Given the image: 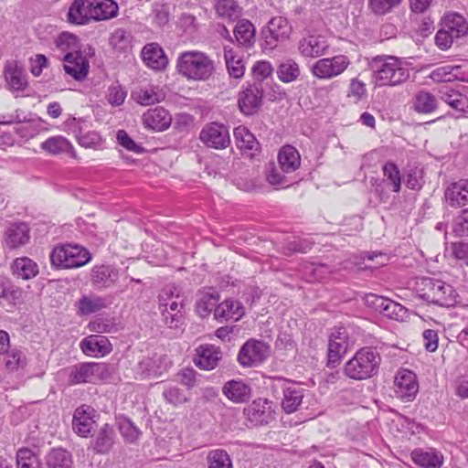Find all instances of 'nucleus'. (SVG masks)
Wrapping results in <instances>:
<instances>
[{
  "label": "nucleus",
  "mask_w": 468,
  "mask_h": 468,
  "mask_svg": "<svg viewBox=\"0 0 468 468\" xmlns=\"http://www.w3.org/2000/svg\"><path fill=\"white\" fill-rule=\"evenodd\" d=\"M242 304L233 299H227L215 308V318L239 320L244 315Z\"/></svg>",
  "instance_id": "nucleus-28"
},
{
  "label": "nucleus",
  "mask_w": 468,
  "mask_h": 468,
  "mask_svg": "<svg viewBox=\"0 0 468 468\" xmlns=\"http://www.w3.org/2000/svg\"><path fill=\"white\" fill-rule=\"evenodd\" d=\"M64 70L74 80L81 81L86 79L90 70V62L80 51L66 54L63 58Z\"/></svg>",
  "instance_id": "nucleus-17"
},
{
  "label": "nucleus",
  "mask_w": 468,
  "mask_h": 468,
  "mask_svg": "<svg viewBox=\"0 0 468 468\" xmlns=\"http://www.w3.org/2000/svg\"><path fill=\"white\" fill-rule=\"evenodd\" d=\"M159 309L165 323L170 328H176L182 317L183 298L174 286L164 288L158 296Z\"/></svg>",
  "instance_id": "nucleus-6"
},
{
  "label": "nucleus",
  "mask_w": 468,
  "mask_h": 468,
  "mask_svg": "<svg viewBox=\"0 0 468 468\" xmlns=\"http://www.w3.org/2000/svg\"><path fill=\"white\" fill-rule=\"evenodd\" d=\"M278 163L282 173L290 174L301 165V155L292 145L282 146L278 154Z\"/></svg>",
  "instance_id": "nucleus-25"
},
{
  "label": "nucleus",
  "mask_w": 468,
  "mask_h": 468,
  "mask_svg": "<svg viewBox=\"0 0 468 468\" xmlns=\"http://www.w3.org/2000/svg\"><path fill=\"white\" fill-rule=\"evenodd\" d=\"M94 22L106 21L118 16L119 5L114 0H93Z\"/></svg>",
  "instance_id": "nucleus-34"
},
{
  "label": "nucleus",
  "mask_w": 468,
  "mask_h": 468,
  "mask_svg": "<svg viewBox=\"0 0 468 468\" xmlns=\"http://www.w3.org/2000/svg\"><path fill=\"white\" fill-rule=\"evenodd\" d=\"M199 138L206 145L216 149H225L230 144L229 130L225 125L218 122L206 125Z\"/></svg>",
  "instance_id": "nucleus-11"
},
{
  "label": "nucleus",
  "mask_w": 468,
  "mask_h": 468,
  "mask_svg": "<svg viewBox=\"0 0 468 468\" xmlns=\"http://www.w3.org/2000/svg\"><path fill=\"white\" fill-rule=\"evenodd\" d=\"M224 58L229 75L235 79H239L244 75L245 66L241 56L232 48H224Z\"/></svg>",
  "instance_id": "nucleus-36"
},
{
  "label": "nucleus",
  "mask_w": 468,
  "mask_h": 468,
  "mask_svg": "<svg viewBox=\"0 0 468 468\" xmlns=\"http://www.w3.org/2000/svg\"><path fill=\"white\" fill-rule=\"evenodd\" d=\"M92 410L90 406L82 405L74 411L72 420L73 430L81 437H87L92 430L94 423L91 419Z\"/></svg>",
  "instance_id": "nucleus-23"
},
{
  "label": "nucleus",
  "mask_w": 468,
  "mask_h": 468,
  "mask_svg": "<svg viewBox=\"0 0 468 468\" xmlns=\"http://www.w3.org/2000/svg\"><path fill=\"white\" fill-rule=\"evenodd\" d=\"M441 26L455 38H460L468 34V23L465 18L457 13H449L441 20Z\"/></svg>",
  "instance_id": "nucleus-29"
},
{
  "label": "nucleus",
  "mask_w": 468,
  "mask_h": 468,
  "mask_svg": "<svg viewBox=\"0 0 468 468\" xmlns=\"http://www.w3.org/2000/svg\"><path fill=\"white\" fill-rule=\"evenodd\" d=\"M221 359L220 348L213 345H200L196 348L195 365L203 370L214 369Z\"/></svg>",
  "instance_id": "nucleus-18"
},
{
  "label": "nucleus",
  "mask_w": 468,
  "mask_h": 468,
  "mask_svg": "<svg viewBox=\"0 0 468 468\" xmlns=\"http://www.w3.org/2000/svg\"><path fill=\"white\" fill-rule=\"evenodd\" d=\"M390 389L393 394L390 393L389 396H394L403 401H412L419 390V382H392Z\"/></svg>",
  "instance_id": "nucleus-43"
},
{
  "label": "nucleus",
  "mask_w": 468,
  "mask_h": 468,
  "mask_svg": "<svg viewBox=\"0 0 468 468\" xmlns=\"http://www.w3.org/2000/svg\"><path fill=\"white\" fill-rule=\"evenodd\" d=\"M383 176L388 184L392 186V190L396 193L400 191L401 175L398 165L393 162H387L382 168Z\"/></svg>",
  "instance_id": "nucleus-53"
},
{
  "label": "nucleus",
  "mask_w": 468,
  "mask_h": 468,
  "mask_svg": "<svg viewBox=\"0 0 468 468\" xmlns=\"http://www.w3.org/2000/svg\"><path fill=\"white\" fill-rule=\"evenodd\" d=\"M219 295L216 291L208 290L197 294L196 310L199 316L207 317L218 306Z\"/></svg>",
  "instance_id": "nucleus-33"
},
{
  "label": "nucleus",
  "mask_w": 468,
  "mask_h": 468,
  "mask_svg": "<svg viewBox=\"0 0 468 468\" xmlns=\"http://www.w3.org/2000/svg\"><path fill=\"white\" fill-rule=\"evenodd\" d=\"M372 80L376 86H398L406 82L410 76L407 62L394 56H378L369 62Z\"/></svg>",
  "instance_id": "nucleus-1"
},
{
  "label": "nucleus",
  "mask_w": 468,
  "mask_h": 468,
  "mask_svg": "<svg viewBox=\"0 0 468 468\" xmlns=\"http://www.w3.org/2000/svg\"><path fill=\"white\" fill-rule=\"evenodd\" d=\"M48 468H72V455L62 448L52 449L46 457Z\"/></svg>",
  "instance_id": "nucleus-38"
},
{
  "label": "nucleus",
  "mask_w": 468,
  "mask_h": 468,
  "mask_svg": "<svg viewBox=\"0 0 468 468\" xmlns=\"http://www.w3.org/2000/svg\"><path fill=\"white\" fill-rule=\"evenodd\" d=\"M222 391L234 403L247 402L252 395V389L246 382H225Z\"/></svg>",
  "instance_id": "nucleus-27"
},
{
  "label": "nucleus",
  "mask_w": 468,
  "mask_h": 468,
  "mask_svg": "<svg viewBox=\"0 0 468 468\" xmlns=\"http://www.w3.org/2000/svg\"><path fill=\"white\" fill-rule=\"evenodd\" d=\"M132 98L137 103L147 106L160 102L164 100L165 94L159 87L150 85L133 91Z\"/></svg>",
  "instance_id": "nucleus-30"
},
{
  "label": "nucleus",
  "mask_w": 468,
  "mask_h": 468,
  "mask_svg": "<svg viewBox=\"0 0 468 468\" xmlns=\"http://www.w3.org/2000/svg\"><path fill=\"white\" fill-rule=\"evenodd\" d=\"M206 460L207 468H233L229 454L223 449L209 451Z\"/></svg>",
  "instance_id": "nucleus-45"
},
{
  "label": "nucleus",
  "mask_w": 468,
  "mask_h": 468,
  "mask_svg": "<svg viewBox=\"0 0 468 468\" xmlns=\"http://www.w3.org/2000/svg\"><path fill=\"white\" fill-rule=\"evenodd\" d=\"M176 69L188 80L207 81L215 74L216 65L207 53L188 50L178 56Z\"/></svg>",
  "instance_id": "nucleus-2"
},
{
  "label": "nucleus",
  "mask_w": 468,
  "mask_h": 468,
  "mask_svg": "<svg viewBox=\"0 0 468 468\" xmlns=\"http://www.w3.org/2000/svg\"><path fill=\"white\" fill-rule=\"evenodd\" d=\"M90 259V253L85 248L76 244L57 246L50 253L51 264L56 268H79L87 264Z\"/></svg>",
  "instance_id": "nucleus-5"
},
{
  "label": "nucleus",
  "mask_w": 468,
  "mask_h": 468,
  "mask_svg": "<svg viewBox=\"0 0 468 468\" xmlns=\"http://www.w3.org/2000/svg\"><path fill=\"white\" fill-rule=\"evenodd\" d=\"M349 65L350 60L346 56L336 55L315 61L311 68V72L317 79L330 80L341 75Z\"/></svg>",
  "instance_id": "nucleus-7"
},
{
  "label": "nucleus",
  "mask_w": 468,
  "mask_h": 468,
  "mask_svg": "<svg viewBox=\"0 0 468 468\" xmlns=\"http://www.w3.org/2000/svg\"><path fill=\"white\" fill-rule=\"evenodd\" d=\"M91 378L107 379L112 377V367L105 363H90Z\"/></svg>",
  "instance_id": "nucleus-59"
},
{
  "label": "nucleus",
  "mask_w": 468,
  "mask_h": 468,
  "mask_svg": "<svg viewBox=\"0 0 468 468\" xmlns=\"http://www.w3.org/2000/svg\"><path fill=\"white\" fill-rule=\"evenodd\" d=\"M243 413L254 426L268 425L275 420L273 402L267 399H254L244 408Z\"/></svg>",
  "instance_id": "nucleus-8"
},
{
  "label": "nucleus",
  "mask_w": 468,
  "mask_h": 468,
  "mask_svg": "<svg viewBox=\"0 0 468 468\" xmlns=\"http://www.w3.org/2000/svg\"><path fill=\"white\" fill-rule=\"evenodd\" d=\"M454 39H456L455 37L452 36L442 26L435 36V43L442 50L450 48Z\"/></svg>",
  "instance_id": "nucleus-63"
},
{
  "label": "nucleus",
  "mask_w": 468,
  "mask_h": 468,
  "mask_svg": "<svg viewBox=\"0 0 468 468\" xmlns=\"http://www.w3.org/2000/svg\"><path fill=\"white\" fill-rule=\"evenodd\" d=\"M56 48L66 54H75L80 51L79 37L69 32L60 33L54 41Z\"/></svg>",
  "instance_id": "nucleus-42"
},
{
  "label": "nucleus",
  "mask_w": 468,
  "mask_h": 468,
  "mask_svg": "<svg viewBox=\"0 0 468 468\" xmlns=\"http://www.w3.org/2000/svg\"><path fill=\"white\" fill-rule=\"evenodd\" d=\"M263 90L261 84L248 86L239 94V108L246 115L255 113L261 107Z\"/></svg>",
  "instance_id": "nucleus-14"
},
{
  "label": "nucleus",
  "mask_w": 468,
  "mask_h": 468,
  "mask_svg": "<svg viewBox=\"0 0 468 468\" xmlns=\"http://www.w3.org/2000/svg\"><path fill=\"white\" fill-rule=\"evenodd\" d=\"M270 347L262 341L250 339L240 348L238 360L244 367H256L269 356Z\"/></svg>",
  "instance_id": "nucleus-9"
},
{
  "label": "nucleus",
  "mask_w": 468,
  "mask_h": 468,
  "mask_svg": "<svg viewBox=\"0 0 468 468\" xmlns=\"http://www.w3.org/2000/svg\"><path fill=\"white\" fill-rule=\"evenodd\" d=\"M126 96V90L118 82L112 84L106 92L107 101L114 107L122 105Z\"/></svg>",
  "instance_id": "nucleus-54"
},
{
  "label": "nucleus",
  "mask_w": 468,
  "mask_h": 468,
  "mask_svg": "<svg viewBox=\"0 0 468 468\" xmlns=\"http://www.w3.org/2000/svg\"><path fill=\"white\" fill-rule=\"evenodd\" d=\"M303 391L301 388H287L283 391L282 407L286 413L296 411L302 403Z\"/></svg>",
  "instance_id": "nucleus-44"
},
{
  "label": "nucleus",
  "mask_w": 468,
  "mask_h": 468,
  "mask_svg": "<svg viewBox=\"0 0 468 468\" xmlns=\"http://www.w3.org/2000/svg\"><path fill=\"white\" fill-rule=\"evenodd\" d=\"M17 468H42L38 456L28 448H21L16 452Z\"/></svg>",
  "instance_id": "nucleus-52"
},
{
  "label": "nucleus",
  "mask_w": 468,
  "mask_h": 468,
  "mask_svg": "<svg viewBox=\"0 0 468 468\" xmlns=\"http://www.w3.org/2000/svg\"><path fill=\"white\" fill-rule=\"evenodd\" d=\"M401 0H369L370 10L377 15H384L398 5Z\"/></svg>",
  "instance_id": "nucleus-57"
},
{
  "label": "nucleus",
  "mask_w": 468,
  "mask_h": 468,
  "mask_svg": "<svg viewBox=\"0 0 468 468\" xmlns=\"http://www.w3.org/2000/svg\"><path fill=\"white\" fill-rule=\"evenodd\" d=\"M292 27L288 20L282 16L272 17L264 32L265 48L273 49L279 42L289 39Z\"/></svg>",
  "instance_id": "nucleus-10"
},
{
  "label": "nucleus",
  "mask_w": 468,
  "mask_h": 468,
  "mask_svg": "<svg viewBox=\"0 0 468 468\" xmlns=\"http://www.w3.org/2000/svg\"><path fill=\"white\" fill-rule=\"evenodd\" d=\"M116 420L118 429L125 441L133 442L139 439L141 431L129 418L120 416Z\"/></svg>",
  "instance_id": "nucleus-49"
},
{
  "label": "nucleus",
  "mask_w": 468,
  "mask_h": 468,
  "mask_svg": "<svg viewBox=\"0 0 468 468\" xmlns=\"http://www.w3.org/2000/svg\"><path fill=\"white\" fill-rule=\"evenodd\" d=\"M118 280V271L111 266H95L91 271L92 282L101 288L113 285Z\"/></svg>",
  "instance_id": "nucleus-31"
},
{
  "label": "nucleus",
  "mask_w": 468,
  "mask_h": 468,
  "mask_svg": "<svg viewBox=\"0 0 468 468\" xmlns=\"http://www.w3.org/2000/svg\"><path fill=\"white\" fill-rule=\"evenodd\" d=\"M171 115L161 107L148 110L143 115V123L147 129L154 131L166 130L171 124Z\"/></svg>",
  "instance_id": "nucleus-21"
},
{
  "label": "nucleus",
  "mask_w": 468,
  "mask_h": 468,
  "mask_svg": "<svg viewBox=\"0 0 468 468\" xmlns=\"http://www.w3.org/2000/svg\"><path fill=\"white\" fill-rule=\"evenodd\" d=\"M234 35L239 44L250 47L255 41V27L247 19L239 20L235 27Z\"/></svg>",
  "instance_id": "nucleus-41"
},
{
  "label": "nucleus",
  "mask_w": 468,
  "mask_h": 468,
  "mask_svg": "<svg viewBox=\"0 0 468 468\" xmlns=\"http://www.w3.org/2000/svg\"><path fill=\"white\" fill-rule=\"evenodd\" d=\"M411 460L421 468H440L443 463L442 454L434 450L415 449L410 453Z\"/></svg>",
  "instance_id": "nucleus-22"
},
{
  "label": "nucleus",
  "mask_w": 468,
  "mask_h": 468,
  "mask_svg": "<svg viewBox=\"0 0 468 468\" xmlns=\"http://www.w3.org/2000/svg\"><path fill=\"white\" fill-rule=\"evenodd\" d=\"M4 356L5 367L9 371L17 369L24 363L23 354L18 350H11Z\"/></svg>",
  "instance_id": "nucleus-60"
},
{
  "label": "nucleus",
  "mask_w": 468,
  "mask_h": 468,
  "mask_svg": "<svg viewBox=\"0 0 468 468\" xmlns=\"http://www.w3.org/2000/svg\"><path fill=\"white\" fill-rule=\"evenodd\" d=\"M165 400L173 405L182 404L187 400L186 390L178 388H170L164 391Z\"/></svg>",
  "instance_id": "nucleus-62"
},
{
  "label": "nucleus",
  "mask_w": 468,
  "mask_h": 468,
  "mask_svg": "<svg viewBox=\"0 0 468 468\" xmlns=\"http://www.w3.org/2000/svg\"><path fill=\"white\" fill-rule=\"evenodd\" d=\"M328 48L324 37L314 35L303 37L298 44V50L304 58H319L326 53Z\"/></svg>",
  "instance_id": "nucleus-20"
},
{
  "label": "nucleus",
  "mask_w": 468,
  "mask_h": 468,
  "mask_svg": "<svg viewBox=\"0 0 468 468\" xmlns=\"http://www.w3.org/2000/svg\"><path fill=\"white\" fill-rule=\"evenodd\" d=\"M28 232V227L25 223L12 225L6 231V245L14 249L26 244L29 239Z\"/></svg>",
  "instance_id": "nucleus-35"
},
{
  "label": "nucleus",
  "mask_w": 468,
  "mask_h": 468,
  "mask_svg": "<svg viewBox=\"0 0 468 468\" xmlns=\"http://www.w3.org/2000/svg\"><path fill=\"white\" fill-rule=\"evenodd\" d=\"M348 334L343 327L335 329L330 335L327 352V365L335 367L341 361L348 346Z\"/></svg>",
  "instance_id": "nucleus-12"
},
{
  "label": "nucleus",
  "mask_w": 468,
  "mask_h": 468,
  "mask_svg": "<svg viewBox=\"0 0 468 468\" xmlns=\"http://www.w3.org/2000/svg\"><path fill=\"white\" fill-rule=\"evenodd\" d=\"M277 75L279 80L284 83L295 80L300 75L298 63L292 58L282 61L278 67Z\"/></svg>",
  "instance_id": "nucleus-47"
},
{
  "label": "nucleus",
  "mask_w": 468,
  "mask_h": 468,
  "mask_svg": "<svg viewBox=\"0 0 468 468\" xmlns=\"http://www.w3.org/2000/svg\"><path fill=\"white\" fill-rule=\"evenodd\" d=\"M116 139L118 144L128 151H132L137 154L143 152V147L135 144V142L128 135L124 130H120L117 132Z\"/></svg>",
  "instance_id": "nucleus-61"
},
{
  "label": "nucleus",
  "mask_w": 468,
  "mask_h": 468,
  "mask_svg": "<svg viewBox=\"0 0 468 468\" xmlns=\"http://www.w3.org/2000/svg\"><path fill=\"white\" fill-rule=\"evenodd\" d=\"M116 438L117 435L113 427L105 423L93 435L90 448L96 454H107L113 448Z\"/></svg>",
  "instance_id": "nucleus-15"
},
{
  "label": "nucleus",
  "mask_w": 468,
  "mask_h": 468,
  "mask_svg": "<svg viewBox=\"0 0 468 468\" xmlns=\"http://www.w3.org/2000/svg\"><path fill=\"white\" fill-rule=\"evenodd\" d=\"M4 76L7 89L12 92L24 91L28 86L25 69L16 61H8L5 64Z\"/></svg>",
  "instance_id": "nucleus-16"
},
{
  "label": "nucleus",
  "mask_w": 468,
  "mask_h": 468,
  "mask_svg": "<svg viewBox=\"0 0 468 468\" xmlns=\"http://www.w3.org/2000/svg\"><path fill=\"white\" fill-rule=\"evenodd\" d=\"M80 315H89L106 308V300L99 295H83L76 303Z\"/></svg>",
  "instance_id": "nucleus-32"
},
{
  "label": "nucleus",
  "mask_w": 468,
  "mask_h": 468,
  "mask_svg": "<svg viewBox=\"0 0 468 468\" xmlns=\"http://www.w3.org/2000/svg\"><path fill=\"white\" fill-rule=\"evenodd\" d=\"M420 298L441 307H452L457 303L458 293L449 283L433 278L422 277L416 282Z\"/></svg>",
  "instance_id": "nucleus-3"
},
{
  "label": "nucleus",
  "mask_w": 468,
  "mask_h": 468,
  "mask_svg": "<svg viewBox=\"0 0 468 468\" xmlns=\"http://www.w3.org/2000/svg\"><path fill=\"white\" fill-rule=\"evenodd\" d=\"M14 275L23 280H29L38 273V267L29 258H17L14 261L12 265Z\"/></svg>",
  "instance_id": "nucleus-39"
},
{
  "label": "nucleus",
  "mask_w": 468,
  "mask_h": 468,
  "mask_svg": "<svg viewBox=\"0 0 468 468\" xmlns=\"http://www.w3.org/2000/svg\"><path fill=\"white\" fill-rule=\"evenodd\" d=\"M367 95L366 84L356 78L351 80L347 97L354 100V101H359Z\"/></svg>",
  "instance_id": "nucleus-58"
},
{
  "label": "nucleus",
  "mask_w": 468,
  "mask_h": 468,
  "mask_svg": "<svg viewBox=\"0 0 468 468\" xmlns=\"http://www.w3.org/2000/svg\"><path fill=\"white\" fill-rule=\"evenodd\" d=\"M67 20L69 24L77 26L94 22L93 0H73L67 14Z\"/></svg>",
  "instance_id": "nucleus-13"
},
{
  "label": "nucleus",
  "mask_w": 468,
  "mask_h": 468,
  "mask_svg": "<svg viewBox=\"0 0 468 468\" xmlns=\"http://www.w3.org/2000/svg\"><path fill=\"white\" fill-rule=\"evenodd\" d=\"M438 106V101L433 94L426 90L416 93L413 101V109L419 113H431Z\"/></svg>",
  "instance_id": "nucleus-40"
},
{
  "label": "nucleus",
  "mask_w": 468,
  "mask_h": 468,
  "mask_svg": "<svg viewBox=\"0 0 468 468\" xmlns=\"http://www.w3.org/2000/svg\"><path fill=\"white\" fill-rule=\"evenodd\" d=\"M112 48L120 52H128L132 49V36L122 28H117L110 37Z\"/></svg>",
  "instance_id": "nucleus-48"
},
{
  "label": "nucleus",
  "mask_w": 468,
  "mask_h": 468,
  "mask_svg": "<svg viewBox=\"0 0 468 468\" xmlns=\"http://www.w3.org/2000/svg\"><path fill=\"white\" fill-rule=\"evenodd\" d=\"M454 69H458V67H452L450 65L441 66L433 69L430 78L434 81L438 82H448L455 79V75L452 73Z\"/></svg>",
  "instance_id": "nucleus-55"
},
{
  "label": "nucleus",
  "mask_w": 468,
  "mask_h": 468,
  "mask_svg": "<svg viewBox=\"0 0 468 468\" xmlns=\"http://www.w3.org/2000/svg\"><path fill=\"white\" fill-rule=\"evenodd\" d=\"M215 8L219 16L228 19H236L241 14V8L235 0H218Z\"/></svg>",
  "instance_id": "nucleus-50"
},
{
  "label": "nucleus",
  "mask_w": 468,
  "mask_h": 468,
  "mask_svg": "<svg viewBox=\"0 0 468 468\" xmlns=\"http://www.w3.org/2000/svg\"><path fill=\"white\" fill-rule=\"evenodd\" d=\"M41 148L51 154H60L72 151L71 144L62 136H54L41 144Z\"/></svg>",
  "instance_id": "nucleus-46"
},
{
  "label": "nucleus",
  "mask_w": 468,
  "mask_h": 468,
  "mask_svg": "<svg viewBox=\"0 0 468 468\" xmlns=\"http://www.w3.org/2000/svg\"><path fill=\"white\" fill-rule=\"evenodd\" d=\"M453 231L459 237L468 236V209L463 210L455 218Z\"/></svg>",
  "instance_id": "nucleus-64"
},
{
  "label": "nucleus",
  "mask_w": 468,
  "mask_h": 468,
  "mask_svg": "<svg viewBox=\"0 0 468 468\" xmlns=\"http://www.w3.org/2000/svg\"><path fill=\"white\" fill-rule=\"evenodd\" d=\"M235 144L241 151H256L259 148V143L250 131L245 126H239L233 132Z\"/></svg>",
  "instance_id": "nucleus-37"
},
{
  "label": "nucleus",
  "mask_w": 468,
  "mask_h": 468,
  "mask_svg": "<svg viewBox=\"0 0 468 468\" xmlns=\"http://www.w3.org/2000/svg\"><path fill=\"white\" fill-rule=\"evenodd\" d=\"M80 349L86 355L101 357L110 354L112 346L109 339L102 335H90L80 342Z\"/></svg>",
  "instance_id": "nucleus-19"
},
{
  "label": "nucleus",
  "mask_w": 468,
  "mask_h": 468,
  "mask_svg": "<svg viewBox=\"0 0 468 468\" xmlns=\"http://www.w3.org/2000/svg\"><path fill=\"white\" fill-rule=\"evenodd\" d=\"M383 310L380 312L389 319L396 321H406L409 317V311L403 305L389 299H387Z\"/></svg>",
  "instance_id": "nucleus-51"
},
{
  "label": "nucleus",
  "mask_w": 468,
  "mask_h": 468,
  "mask_svg": "<svg viewBox=\"0 0 468 468\" xmlns=\"http://www.w3.org/2000/svg\"><path fill=\"white\" fill-rule=\"evenodd\" d=\"M445 200L451 207H463L468 203V180L452 183L445 191Z\"/></svg>",
  "instance_id": "nucleus-24"
},
{
  "label": "nucleus",
  "mask_w": 468,
  "mask_h": 468,
  "mask_svg": "<svg viewBox=\"0 0 468 468\" xmlns=\"http://www.w3.org/2000/svg\"><path fill=\"white\" fill-rule=\"evenodd\" d=\"M142 58L146 66L153 69H162L167 64L163 49L156 43L145 45L142 50Z\"/></svg>",
  "instance_id": "nucleus-26"
},
{
  "label": "nucleus",
  "mask_w": 468,
  "mask_h": 468,
  "mask_svg": "<svg viewBox=\"0 0 468 468\" xmlns=\"http://www.w3.org/2000/svg\"><path fill=\"white\" fill-rule=\"evenodd\" d=\"M379 363L378 353L372 348L364 347L347 361L345 366V373L346 377L354 380H366L377 374Z\"/></svg>",
  "instance_id": "nucleus-4"
},
{
  "label": "nucleus",
  "mask_w": 468,
  "mask_h": 468,
  "mask_svg": "<svg viewBox=\"0 0 468 468\" xmlns=\"http://www.w3.org/2000/svg\"><path fill=\"white\" fill-rule=\"evenodd\" d=\"M150 17L152 18L153 23L159 27L166 25L169 21L168 7L165 5H154Z\"/></svg>",
  "instance_id": "nucleus-56"
}]
</instances>
